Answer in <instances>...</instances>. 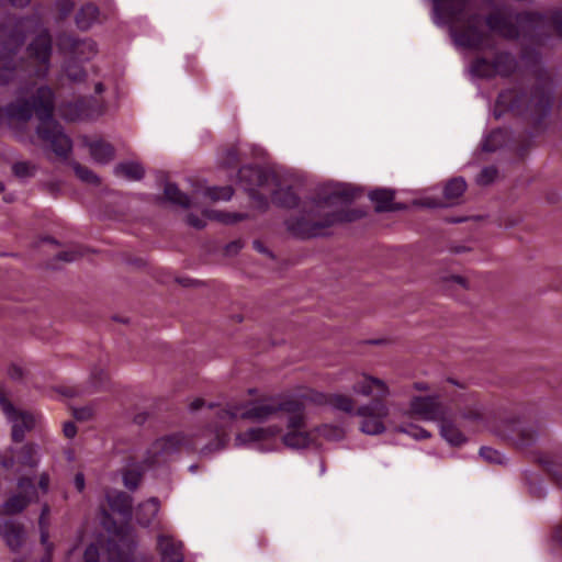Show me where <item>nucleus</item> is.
Listing matches in <instances>:
<instances>
[{
  "label": "nucleus",
  "instance_id": "1",
  "mask_svg": "<svg viewBox=\"0 0 562 562\" xmlns=\"http://www.w3.org/2000/svg\"><path fill=\"white\" fill-rule=\"evenodd\" d=\"M357 190L348 184H336L328 188L322 195L313 200L312 205L294 217L286 220L288 231L295 237L308 239L326 236L328 229L341 223H350L362 218L361 210H336L324 213L326 206H347L357 198Z\"/></svg>",
  "mask_w": 562,
  "mask_h": 562
},
{
  "label": "nucleus",
  "instance_id": "2",
  "mask_svg": "<svg viewBox=\"0 0 562 562\" xmlns=\"http://www.w3.org/2000/svg\"><path fill=\"white\" fill-rule=\"evenodd\" d=\"M279 412L286 414L288 428L306 426L304 401L292 395L271 396L245 404L229 405L227 408L220 409L217 417L222 420L220 427H224L226 422H233L237 418L262 423Z\"/></svg>",
  "mask_w": 562,
  "mask_h": 562
},
{
  "label": "nucleus",
  "instance_id": "3",
  "mask_svg": "<svg viewBox=\"0 0 562 562\" xmlns=\"http://www.w3.org/2000/svg\"><path fill=\"white\" fill-rule=\"evenodd\" d=\"M432 3L435 23L448 26L457 46L483 48L486 35L480 29L481 15L469 12L470 0H432Z\"/></svg>",
  "mask_w": 562,
  "mask_h": 562
},
{
  "label": "nucleus",
  "instance_id": "4",
  "mask_svg": "<svg viewBox=\"0 0 562 562\" xmlns=\"http://www.w3.org/2000/svg\"><path fill=\"white\" fill-rule=\"evenodd\" d=\"M554 83L547 70H540L530 91L520 92L515 88L502 91L496 100L495 116L506 111L529 117L535 123L547 117L552 108Z\"/></svg>",
  "mask_w": 562,
  "mask_h": 562
},
{
  "label": "nucleus",
  "instance_id": "5",
  "mask_svg": "<svg viewBox=\"0 0 562 562\" xmlns=\"http://www.w3.org/2000/svg\"><path fill=\"white\" fill-rule=\"evenodd\" d=\"M33 26L38 27V19H8L0 25V86L14 82L26 71V61L18 53Z\"/></svg>",
  "mask_w": 562,
  "mask_h": 562
},
{
  "label": "nucleus",
  "instance_id": "6",
  "mask_svg": "<svg viewBox=\"0 0 562 562\" xmlns=\"http://www.w3.org/2000/svg\"><path fill=\"white\" fill-rule=\"evenodd\" d=\"M351 390L356 395L372 397L370 403L360 405L357 408L356 416L362 418L360 430L370 436L383 434L385 431L383 420L390 413L384 402L391 394L387 384L379 378L360 373Z\"/></svg>",
  "mask_w": 562,
  "mask_h": 562
},
{
  "label": "nucleus",
  "instance_id": "7",
  "mask_svg": "<svg viewBox=\"0 0 562 562\" xmlns=\"http://www.w3.org/2000/svg\"><path fill=\"white\" fill-rule=\"evenodd\" d=\"M41 104L45 108L40 115L36 128L38 137L48 143L50 149L60 158H67L72 148L71 139L63 132L60 124L54 120L55 94L52 89H42Z\"/></svg>",
  "mask_w": 562,
  "mask_h": 562
},
{
  "label": "nucleus",
  "instance_id": "8",
  "mask_svg": "<svg viewBox=\"0 0 562 562\" xmlns=\"http://www.w3.org/2000/svg\"><path fill=\"white\" fill-rule=\"evenodd\" d=\"M195 443L191 438L177 432L155 440L146 451L143 464L146 468L167 462L182 449H194Z\"/></svg>",
  "mask_w": 562,
  "mask_h": 562
},
{
  "label": "nucleus",
  "instance_id": "9",
  "mask_svg": "<svg viewBox=\"0 0 562 562\" xmlns=\"http://www.w3.org/2000/svg\"><path fill=\"white\" fill-rule=\"evenodd\" d=\"M517 67L518 61L514 55L507 52H499L492 61L484 57L474 59L471 65V71L480 78L509 77L516 71Z\"/></svg>",
  "mask_w": 562,
  "mask_h": 562
},
{
  "label": "nucleus",
  "instance_id": "10",
  "mask_svg": "<svg viewBox=\"0 0 562 562\" xmlns=\"http://www.w3.org/2000/svg\"><path fill=\"white\" fill-rule=\"evenodd\" d=\"M0 407L12 424L11 438L14 442H22L25 434L35 426V416L26 411L18 412L13 404L5 396L0 386Z\"/></svg>",
  "mask_w": 562,
  "mask_h": 562
},
{
  "label": "nucleus",
  "instance_id": "11",
  "mask_svg": "<svg viewBox=\"0 0 562 562\" xmlns=\"http://www.w3.org/2000/svg\"><path fill=\"white\" fill-rule=\"evenodd\" d=\"M498 435L512 440L519 448H527L539 438L540 427L537 424H527L519 419H507L502 423Z\"/></svg>",
  "mask_w": 562,
  "mask_h": 562
},
{
  "label": "nucleus",
  "instance_id": "12",
  "mask_svg": "<svg viewBox=\"0 0 562 562\" xmlns=\"http://www.w3.org/2000/svg\"><path fill=\"white\" fill-rule=\"evenodd\" d=\"M57 46L63 54L78 61H88L98 53L94 41L77 38L70 34H60L57 38Z\"/></svg>",
  "mask_w": 562,
  "mask_h": 562
},
{
  "label": "nucleus",
  "instance_id": "13",
  "mask_svg": "<svg viewBox=\"0 0 562 562\" xmlns=\"http://www.w3.org/2000/svg\"><path fill=\"white\" fill-rule=\"evenodd\" d=\"M27 53L30 58L37 64L34 75L45 77L50 66L52 37L48 30L43 29L29 44Z\"/></svg>",
  "mask_w": 562,
  "mask_h": 562
},
{
  "label": "nucleus",
  "instance_id": "14",
  "mask_svg": "<svg viewBox=\"0 0 562 562\" xmlns=\"http://www.w3.org/2000/svg\"><path fill=\"white\" fill-rule=\"evenodd\" d=\"M409 408L414 415L427 422L439 423L449 415V408L440 401L438 395L414 396Z\"/></svg>",
  "mask_w": 562,
  "mask_h": 562
},
{
  "label": "nucleus",
  "instance_id": "15",
  "mask_svg": "<svg viewBox=\"0 0 562 562\" xmlns=\"http://www.w3.org/2000/svg\"><path fill=\"white\" fill-rule=\"evenodd\" d=\"M137 547L135 535L126 532L116 540L108 541V554L110 562H147L144 558H136L134 552Z\"/></svg>",
  "mask_w": 562,
  "mask_h": 562
},
{
  "label": "nucleus",
  "instance_id": "16",
  "mask_svg": "<svg viewBox=\"0 0 562 562\" xmlns=\"http://www.w3.org/2000/svg\"><path fill=\"white\" fill-rule=\"evenodd\" d=\"M42 89H50L47 86H42L36 90V93L32 98V102L29 100H16L15 102L9 103L5 108V114L9 119L19 121V122H27L31 120L33 114L35 113L36 117L40 120V115L42 111H45V108L41 104L40 93Z\"/></svg>",
  "mask_w": 562,
  "mask_h": 562
},
{
  "label": "nucleus",
  "instance_id": "17",
  "mask_svg": "<svg viewBox=\"0 0 562 562\" xmlns=\"http://www.w3.org/2000/svg\"><path fill=\"white\" fill-rule=\"evenodd\" d=\"M313 402L317 404H324L329 406L334 411H338L345 413L349 416L357 415V406L355 400L347 394L341 393H330V394H316L313 398Z\"/></svg>",
  "mask_w": 562,
  "mask_h": 562
},
{
  "label": "nucleus",
  "instance_id": "18",
  "mask_svg": "<svg viewBox=\"0 0 562 562\" xmlns=\"http://www.w3.org/2000/svg\"><path fill=\"white\" fill-rule=\"evenodd\" d=\"M238 177L245 190L256 198V188L267 184L271 175L260 167L246 166L239 169Z\"/></svg>",
  "mask_w": 562,
  "mask_h": 562
},
{
  "label": "nucleus",
  "instance_id": "19",
  "mask_svg": "<svg viewBox=\"0 0 562 562\" xmlns=\"http://www.w3.org/2000/svg\"><path fill=\"white\" fill-rule=\"evenodd\" d=\"M280 430L281 429L278 426L249 428L246 431L239 432L235 436V446L244 447L252 443L260 445L270 440L271 438H274L280 432Z\"/></svg>",
  "mask_w": 562,
  "mask_h": 562
},
{
  "label": "nucleus",
  "instance_id": "20",
  "mask_svg": "<svg viewBox=\"0 0 562 562\" xmlns=\"http://www.w3.org/2000/svg\"><path fill=\"white\" fill-rule=\"evenodd\" d=\"M246 217H247V214H245V213L205 211L203 213V217H200L199 215H195L193 213L188 214L187 223H188V225H190L196 229H202L206 225L205 218L216 220L224 224H235L237 222L245 220Z\"/></svg>",
  "mask_w": 562,
  "mask_h": 562
},
{
  "label": "nucleus",
  "instance_id": "21",
  "mask_svg": "<svg viewBox=\"0 0 562 562\" xmlns=\"http://www.w3.org/2000/svg\"><path fill=\"white\" fill-rule=\"evenodd\" d=\"M157 547L161 562H183V544L181 541L175 540L171 536L159 535Z\"/></svg>",
  "mask_w": 562,
  "mask_h": 562
},
{
  "label": "nucleus",
  "instance_id": "22",
  "mask_svg": "<svg viewBox=\"0 0 562 562\" xmlns=\"http://www.w3.org/2000/svg\"><path fill=\"white\" fill-rule=\"evenodd\" d=\"M485 23L491 31L497 32L506 38L514 40L519 36L517 26L499 12L488 14L485 19Z\"/></svg>",
  "mask_w": 562,
  "mask_h": 562
},
{
  "label": "nucleus",
  "instance_id": "23",
  "mask_svg": "<svg viewBox=\"0 0 562 562\" xmlns=\"http://www.w3.org/2000/svg\"><path fill=\"white\" fill-rule=\"evenodd\" d=\"M1 536L12 551H18L25 539L23 525L14 520H7L1 528Z\"/></svg>",
  "mask_w": 562,
  "mask_h": 562
},
{
  "label": "nucleus",
  "instance_id": "24",
  "mask_svg": "<svg viewBox=\"0 0 562 562\" xmlns=\"http://www.w3.org/2000/svg\"><path fill=\"white\" fill-rule=\"evenodd\" d=\"M370 200L375 204L378 213L401 210V204L394 203V191L389 189H375L369 193Z\"/></svg>",
  "mask_w": 562,
  "mask_h": 562
},
{
  "label": "nucleus",
  "instance_id": "25",
  "mask_svg": "<svg viewBox=\"0 0 562 562\" xmlns=\"http://www.w3.org/2000/svg\"><path fill=\"white\" fill-rule=\"evenodd\" d=\"M159 508L160 503L157 497H150L146 502L139 504L135 513L137 524L143 527L150 526L156 519Z\"/></svg>",
  "mask_w": 562,
  "mask_h": 562
},
{
  "label": "nucleus",
  "instance_id": "26",
  "mask_svg": "<svg viewBox=\"0 0 562 562\" xmlns=\"http://www.w3.org/2000/svg\"><path fill=\"white\" fill-rule=\"evenodd\" d=\"M100 11L93 3L83 4L76 13L75 21L78 29L87 31L99 22Z\"/></svg>",
  "mask_w": 562,
  "mask_h": 562
},
{
  "label": "nucleus",
  "instance_id": "27",
  "mask_svg": "<svg viewBox=\"0 0 562 562\" xmlns=\"http://www.w3.org/2000/svg\"><path fill=\"white\" fill-rule=\"evenodd\" d=\"M92 159L101 165H106L114 158V147L104 140H94L88 143Z\"/></svg>",
  "mask_w": 562,
  "mask_h": 562
},
{
  "label": "nucleus",
  "instance_id": "28",
  "mask_svg": "<svg viewBox=\"0 0 562 562\" xmlns=\"http://www.w3.org/2000/svg\"><path fill=\"white\" fill-rule=\"evenodd\" d=\"M440 426V435L442 438L449 442L451 446H461L467 441V437L461 432V430L448 418V416L443 417L439 422Z\"/></svg>",
  "mask_w": 562,
  "mask_h": 562
},
{
  "label": "nucleus",
  "instance_id": "29",
  "mask_svg": "<svg viewBox=\"0 0 562 562\" xmlns=\"http://www.w3.org/2000/svg\"><path fill=\"white\" fill-rule=\"evenodd\" d=\"M302 428H288L289 431L282 437L284 446L290 449H304L307 448L311 442V435L307 431H303Z\"/></svg>",
  "mask_w": 562,
  "mask_h": 562
},
{
  "label": "nucleus",
  "instance_id": "30",
  "mask_svg": "<svg viewBox=\"0 0 562 562\" xmlns=\"http://www.w3.org/2000/svg\"><path fill=\"white\" fill-rule=\"evenodd\" d=\"M109 506L112 510L117 512L122 515H131L132 513V497L121 491H115L106 495Z\"/></svg>",
  "mask_w": 562,
  "mask_h": 562
},
{
  "label": "nucleus",
  "instance_id": "31",
  "mask_svg": "<svg viewBox=\"0 0 562 562\" xmlns=\"http://www.w3.org/2000/svg\"><path fill=\"white\" fill-rule=\"evenodd\" d=\"M113 171L115 176L124 177L132 181H138L143 179L145 175L144 167L136 161L120 162L114 167Z\"/></svg>",
  "mask_w": 562,
  "mask_h": 562
},
{
  "label": "nucleus",
  "instance_id": "32",
  "mask_svg": "<svg viewBox=\"0 0 562 562\" xmlns=\"http://www.w3.org/2000/svg\"><path fill=\"white\" fill-rule=\"evenodd\" d=\"M165 199L177 206L189 209L191 200L188 194L183 193L176 183L167 182L164 188Z\"/></svg>",
  "mask_w": 562,
  "mask_h": 562
},
{
  "label": "nucleus",
  "instance_id": "33",
  "mask_svg": "<svg viewBox=\"0 0 562 562\" xmlns=\"http://www.w3.org/2000/svg\"><path fill=\"white\" fill-rule=\"evenodd\" d=\"M300 198L291 187L280 188L272 194V202L285 209H293L299 204Z\"/></svg>",
  "mask_w": 562,
  "mask_h": 562
},
{
  "label": "nucleus",
  "instance_id": "34",
  "mask_svg": "<svg viewBox=\"0 0 562 562\" xmlns=\"http://www.w3.org/2000/svg\"><path fill=\"white\" fill-rule=\"evenodd\" d=\"M59 114L66 121H77L90 115V113L85 109L83 101L76 103L70 102L60 105Z\"/></svg>",
  "mask_w": 562,
  "mask_h": 562
},
{
  "label": "nucleus",
  "instance_id": "35",
  "mask_svg": "<svg viewBox=\"0 0 562 562\" xmlns=\"http://www.w3.org/2000/svg\"><path fill=\"white\" fill-rule=\"evenodd\" d=\"M37 446L33 443L24 445L18 456V462L29 468H36L38 464Z\"/></svg>",
  "mask_w": 562,
  "mask_h": 562
},
{
  "label": "nucleus",
  "instance_id": "36",
  "mask_svg": "<svg viewBox=\"0 0 562 562\" xmlns=\"http://www.w3.org/2000/svg\"><path fill=\"white\" fill-rule=\"evenodd\" d=\"M467 189V183L463 178H453L446 184L443 195L447 200L453 202L462 196Z\"/></svg>",
  "mask_w": 562,
  "mask_h": 562
},
{
  "label": "nucleus",
  "instance_id": "37",
  "mask_svg": "<svg viewBox=\"0 0 562 562\" xmlns=\"http://www.w3.org/2000/svg\"><path fill=\"white\" fill-rule=\"evenodd\" d=\"M507 133L505 130L498 128L493 131L483 142L482 149L487 153L495 151L505 142Z\"/></svg>",
  "mask_w": 562,
  "mask_h": 562
},
{
  "label": "nucleus",
  "instance_id": "38",
  "mask_svg": "<svg viewBox=\"0 0 562 562\" xmlns=\"http://www.w3.org/2000/svg\"><path fill=\"white\" fill-rule=\"evenodd\" d=\"M29 504V499L26 496L22 494H15L11 496L3 504V512L8 515H13L22 512Z\"/></svg>",
  "mask_w": 562,
  "mask_h": 562
},
{
  "label": "nucleus",
  "instance_id": "39",
  "mask_svg": "<svg viewBox=\"0 0 562 562\" xmlns=\"http://www.w3.org/2000/svg\"><path fill=\"white\" fill-rule=\"evenodd\" d=\"M142 476L143 471L139 467L126 469L123 472V484L127 490L135 491L142 481Z\"/></svg>",
  "mask_w": 562,
  "mask_h": 562
},
{
  "label": "nucleus",
  "instance_id": "40",
  "mask_svg": "<svg viewBox=\"0 0 562 562\" xmlns=\"http://www.w3.org/2000/svg\"><path fill=\"white\" fill-rule=\"evenodd\" d=\"M319 436L327 440L339 441L345 438V431L341 427L323 425L316 428Z\"/></svg>",
  "mask_w": 562,
  "mask_h": 562
},
{
  "label": "nucleus",
  "instance_id": "41",
  "mask_svg": "<svg viewBox=\"0 0 562 562\" xmlns=\"http://www.w3.org/2000/svg\"><path fill=\"white\" fill-rule=\"evenodd\" d=\"M74 171L76 176L83 182L91 183V184H99L100 179L99 177L89 168L80 165L79 162L72 164Z\"/></svg>",
  "mask_w": 562,
  "mask_h": 562
},
{
  "label": "nucleus",
  "instance_id": "42",
  "mask_svg": "<svg viewBox=\"0 0 562 562\" xmlns=\"http://www.w3.org/2000/svg\"><path fill=\"white\" fill-rule=\"evenodd\" d=\"M233 194H234V190L229 186L221 187V188H217V187L209 188L205 191V195L207 198H210L212 201H220V200L228 201L232 199Z\"/></svg>",
  "mask_w": 562,
  "mask_h": 562
},
{
  "label": "nucleus",
  "instance_id": "43",
  "mask_svg": "<svg viewBox=\"0 0 562 562\" xmlns=\"http://www.w3.org/2000/svg\"><path fill=\"white\" fill-rule=\"evenodd\" d=\"M49 512H50L49 506L47 504H45L42 507L41 516L38 519L42 544H47V539L49 538V532H48L49 522H48V518H47L49 515Z\"/></svg>",
  "mask_w": 562,
  "mask_h": 562
},
{
  "label": "nucleus",
  "instance_id": "44",
  "mask_svg": "<svg viewBox=\"0 0 562 562\" xmlns=\"http://www.w3.org/2000/svg\"><path fill=\"white\" fill-rule=\"evenodd\" d=\"M35 166L27 161H19L12 166V171L20 179L31 178L35 175Z\"/></svg>",
  "mask_w": 562,
  "mask_h": 562
},
{
  "label": "nucleus",
  "instance_id": "45",
  "mask_svg": "<svg viewBox=\"0 0 562 562\" xmlns=\"http://www.w3.org/2000/svg\"><path fill=\"white\" fill-rule=\"evenodd\" d=\"M65 74L67 78L72 82H81L86 79L85 69L75 63H69L65 66Z\"/></svg>",
  "mask_w": 562,
  "mask_h": 562
},
{
  "label": "nucleus",
  "instance_id": "46",
  "mask_svg": "<svg viewBox=\"0 0 562 562\" xmlns=\"http://www.w3.org/2000/svg\"><path fill=\"white\" fill-rule=\"evenodd\" d=\"M462 417L471 422H483L485 419V409L481 404H474L462 413Z\"/></svg>",
  "mask_w": 562,
  "mask_h": 562
},
{
  "label": "nucleus",
  "instance_id": "47",
  "mask_svg": "<svg viewBox=\"0 0 562 562\" xmlns=\"http://www.w3.org/2000/svg\"><path fill=\"white\" fill-rule=\"evenodd\" d=\"M480 456L490 463L502 464L505 461V457L491 447H481Z\"/></svg>",
  "mask_w": 562,
  "mask_h": 562
},
{
  "label": "nucleus",
  "instance_id": "48",
  "mask_svg": "<svg viewBox=\"0 0 562 562\" xmlns=\"http://www.w3.org/2000/svg\"><path fill=\"white\" fill-rule=\"evenodd\" d=\"M539 462L549 471L554 473L555 464L562 465V454L559 452L546 453L539 458Z\"/></svg>",
  "mask_w": 562,
  "mask_h": 562
},
{
  "label": "nucleus",
  "instance_id": "49",
  "mask_svg": "<svg viewBox=\"0 0 562 562\" xmlns=\"http://www.w3.org/2000/svg\"><path fill=\"white\" fill-rule=\"evenodd\" d=\"M497 169L494 166L484 167L476 177V182L480 186L491 184L497 177Z\"/></svg>",
  "mask_w": 562,
  "mask_h": 562
},
{
  "label": "nucleus",
  "instance_id": "50",
  "mask_svg": "<svg viewBox=\"0 0 562 562\" xmlns=\"http://www.w3.org/2000/svg\"><path fill=\"white\" fill-rule=\"evenodd\" d=\"M400 431L407 434L408 436L415 438V439H427L430 437V432L426 429L416 426V425H409L407 427L400 428Z\"/></svg>",
  "mask_w": 562,
  "mask_h": 562
},
{
  "label": "nucleus",
  "instance_id": "51",
  "mask_svg": "<svg viewBox=\"0 0 562 562\" xmlns=\"http://www.w3.org/2000/svg\"><path fill=\"white\" fill-rule=\"evenodd\" d=\"M442 284L446 288L460 286L462 289H468V281L461 276L451 274L449 277L442 278Z\"/></svg>",
  "mask_w": 562,
  "mask_h": 562
},
{
  "label": "nucleus",
  "instance_id": "52",
  "mask_svg": "<svg viewBox=\"0 0 562 562\" xmlns=\"http://www.w3.org/2000/svg\"><path fill=\"white\" fill-rule=\"evenodd\" d=\"M100 553L95 544H89L83 553L85 562H99Z\"/></svg>",
  "mask_w": 562,
  "mask_h": 562
},
{
  "label": "nucleus",
  "instance_id": "53",
  "mask_svg": "<svg viewBox=\"0 0 562 562\" xmlns=\"http://www.w3.org/2000/svg\"><path fill=\"white\" fill-rule=\"evenodd\" d=\"M224 154H225V157L223 159V164L226 167H233L237 164L238 151L235 147L227 148Z\"/></svg>",
  "mask_w": 562,
  "mask_h": 562
},
{
  "label": "nucleus",
  "instance_id": "54",
  "mask_svg": "<svg viewBox=\"0 0 562 562\" xmlns=\"http://www.w3.org/2000/svg\"><path fill=\"white\" fill-rule=\"evenodd\" d=\"M80 255L81 254L79 251L71 249V250L60 251L57 255V259L61 260V261H66V262H72V261L77 260L80 257Z\"/></svg>",
  "mask_w": 562,
  "mask_h": 562
},
{
  "label": "nucleus",
  "instance_id": "55",
  "mask_svg": "<svg viewBox=\"0 0 562 562\" xmlns=\"http://www.w3.org/2000/svg\"><path fill=\"white\" fill-rule=\"evenodd\" d=\"M223 447H224V443L222 442L220 435L217 434L215 442H213L211 445H206L205 447L201 448V453L203 456H206L207 453H210L212 451L221 450Z\"/></svg>",
  "mask_w": 562,
  "mask_h": 562
},
{
  "label": "nucleus",
  "instance_id": "56",
  "mask_svg": "<svg viewBox=\"0 0 562 562\" xmlns=\"http://www.w3.org/2000/svg\"><path fill=\"white\" fill-rule=\"evenodd\" d=\"M92 416V409L90 407H81L74 409V417L78 420H88Z\"/></svg>",
  "mask_w": 562,
  "mask_h": 562
},
{
  "label": "nucleus",
  "instance_id": "57",
  "mask_svg": "<svg viewBox=\"0 0 562 562\" xmlns=\"http://www.w3.org/2000/svg\"><path fill=\"white\" fill-rule=\"evenodd\" d=\"M8 375L12 380L19 381V380H22L24 372L20 366L13 363L8 368Z\"/></svg>",
  "mask_w": 562,
  "mask_h": 562
},
{
  "label": "nucleus",
  "instance_id": "58",
  "mask_svg": "<svg viewBox=\"0 0 562 562\" xmlns=\"http://www.w3.org/2000/svg\"><path fill=\"white\" fill-rule=\"evenodd\" d=\"M551 540L562 548V521L553 528Z\"/></svg>",
  "mask_w": 562,
  "mask_h": 562
},
{
  "label": "nucleus",
  "instance_id": "59",
  "mask_svg": "<svg viewBox=\"0 0 562 562\" xmlns=\"http://www.w3.org/2000/svg\"><path fill=\"white\" fill-rule=\"evenodd\" d=\"M15 463V460H14V457H13V449L10 448V456H2L0 453V464L5 468V469H10L14 465Z\"/></svg>",
  "mask_w": 562,
  "mask_h": 562
},
{
  "label": "nucleus",
  "instance_id": "60",
  "mask_svg": "<svg viewBox=\"0 0 562 562\" xmlns=\"http://www.w3.org/2000/svg\"><path fill=\"white\" fill-rule=\"evenodd\" d=\"M63 431L65 437L71 439L77 434V427L72 422H67L64 424Z\"/></svg>",
  "mask_w": 562,
  "mask_h": 562
},
{
  "label": "nucleus",
  "instance_id": "61",
  "mask_svg": "<svg viewBox=\"0 0 562 562\" xmlns=\"http://www.w3.org/2000/svg\"><path fill=\"white\" fill-rule=\"evenodd\" d=\"M74 485L76 487V490L78 492H82L85 490V486H86V481H85V475L83 473L81 472H78L76 475H75V479H74Z\"/></svg>",
  "mask_w": 562,
  "mask_h": 562
},
{
  "label": "nucleus",
  "instance_id": "62",
  "mask_svg": "<svg viewBox=\"0 0 562 562\" xmlns=\"http://www.w3.org/2000/svg\"><path fill=\"white\" fill-rule=\"evenodd\" d=\"M38 486L40 488L46 493L48 491V486H49V475L47 473H42L40 475V480H38Z\"/></svg>",
  "mask_w": 562,
  "mask_h": 562
},
{
  "label": "nucleus",
  "instance_id": "63",
  "mask_svg": "<svg viewBox=\"0 0 562 562\" xmlns=\"http://www.w3.org/2000/svg\"><path fill=\"white\" fill-rule=\"evenodd\" d=\"M45 547V555L42 558L41 562H52V553L54 546L52 542L47 540V544H43Z\"/></svg>",
  "mask_w": 562,
  "mask_h": 562
},
{
  "label": "nucleus",
  "instance_id": "64",
  "mask_svg": "<svg viewBox=\"0 0 562 562\" xmlns=\"http://www.w3.org/2000/svg\"><path fill=\"white\" fill-rule=\"evenodd\" d=\"M205 402L202 398H195L189 405L191 412L199 411L202 406H204Z\"/></svg>",
  "mask_w": 562,
  "mask_h": 562
}]
</instances>
